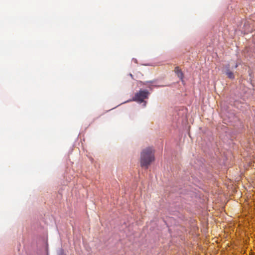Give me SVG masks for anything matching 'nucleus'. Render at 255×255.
Returning a JSON list of instances; mask_svg holds the SVG:
<instances>
[{
    "instance_id": "obj_1",
    "label": "nucleus",
    "mask_w": 255,
    "mask_h": 255,
    "mask_svg": "<svg viewBox=\"0 0 255 255\" xmlns=\"http://www.w3.org/2000/svg\"><path fill=\"white\" fill-rule=\"evenodd\" d=\"M154 151L151 147L144 149L140 154V163L142 167L147 169L151 163L154 161Z\"/></svg>"
},
{
    "instance_id": "obj_2",
    "label": "nucleus",
    "mask_w": 255,
    "mask_h": 255,
    "mask_svg": "<svg viewBox=\"0 0 255 255\" xmlns=\"http://www.w3.org/2000/svg\"><path fill=\"white\" fill-rule=\"evenodd\" d=\"M149 92L147 90H139L132 98V101L139 103L144 102V99H148Z\"/></svg>"
},
{
    "instance_id": "obj_3",
    "label": "nucleus",
    "mask_w": 255,
    "mask_h": 255,
    "mask_svg": "<svg viewBox=\"0 0 255 255\" xmlns=\"http://www.w3.org/2000/svg\"><path fill=\"white\" fill-rule=\"evenodd\" d=\"M229 68H230V65H228V66L226 67L225 73L227 75V76L229 78L231 79H234V78H235L234 74L232 71H230Z\"/></svg>"
},
{
    "instance_id": "obj_4",
    "label": "nucleus",
    "mask_w": 255,
    "mask_h": 255,
    "mask_svg": "<svg viewBox=\"0 0 255 255\" xmlns=\"http://www.w3.org/2000/svg\"><path fill=\"white\" fill-rule=\"evenodd\" d=\"M174 72L181 80L183 79V73L181 71V69H179V67H176L174 69Z\"/></svg>"
},
{
    "instance_id": "obj_5",
    "label": "nucleus",
    "mask_w": 255,
    "mask_h": 255,
    "mask_svg": "<svg viewBox=\"0 0 255 255\" xmlns=\"http://www.w3.org/2000/svg\"><path fill=\"white\" fill-rule=\"evenodd\" d=\"M238 66V64H236L235 66V68H236Z\"/></svg>"
},
{
    "instance_id": "obj_6",
    "label": "nucleus",
    "mask_w": 255,
    "mask_h": 255,
    "mask_svg": "<svg viewBox=\"0 0 255 255\" xmlns=\"http://www.w3.org/2000/svg\"><path fill=\"white\" fill-rule=\"evenodd\" d=\"M59 255H64V254H63V253H61V254H59Z\"/></svg>"
},
{
    "instance_id": "obj_7",
    "label": "nucleus",
    "mask_w": 255,
    "mask_h": 255,
    "mask_svg": "<svg viewBox=\"0 0 255 255\" xmlns=\"http://www.w3.org/2000/svg\"><path fill=\"white\" fill-rule=\"evenodd\" d=\"M147 83H152V82H151V81H150V82H147Z\"/></svg>"
},
{
    "instance_id": "obj_8",
    "label": "nucleus",
    "mask_w": 255,
    "mask_h": 255,
    "mask_svg": "<svg viewBox=\"0 0 255 255\" xmlns=\"http://www.w3.org/2000/svg\"><path fill=\"white\" fill-rule=\"evenodd\" d=\"M144 106H145V105H146V102H144Z\"/></svg>"
}]
</instances>
